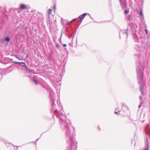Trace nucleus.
<instances>
[{
    "label": "nucleus",
    "instance_id": "58836bf2",
    "mask_svg": "<svg viewBox=\"0 0 150 150\" xmlns=\"http://www.w3.org/2000/svg\"><path fill=\"white\" fill-rule=\"evenodd\" d=\"M18 59H19V60H20V59H19V58H18Z\"/></svg>",
    "mask_w": 150,
    "mask_h": 150
},
{
    "label": "nucleus",
    "instance_id": "2f4dec72",
    "mask_svg": "<svg viewBox=\"0 0 150 150\" xmlns=\"http://www.w3.org/2000/svg\"><path fill=\"white\" fill-rule=\"evenodd\" d=\"M88 15L90 16V18L93 19V18L92 17H91L90 15L89 14H88Z\"/></svg>",
    "mask_w": 150,
    "mask_h": 150
},
{
    "label": "nucleus",
    "instance_id": "f03ea898",
    "mask_svg": "<svg viewBox=\"0 0 150 150\" xmlns=\"http://www.w3.org/2000/svg\"><path fill=\"white\" fill-rule=\"evenodd\" d=\"M137 28V27L136 25L133 23H129L126 30H120L119 37L120 38L121 35H123L124 36H126L127 38L128 34L133 33L134 42L137 43V44H135L134 45V52H136L134 53V55L137 56L139 59L140 58L141 55L140 52L141 45L139 44L140 41L138 38V36L136 34Z\"/></svg>",
    "mask_w": 150,
    "mask_h": 150
},
{
    "label": "nucleus",
    "instance_id": "72a5a7b5",
    "mask_svg": "<svg viewBox=\"0 0 150 150\" xmlns=\"http://www.w3.org/2000/svg\"><path fill=\"white\" fill-rule=\"evenodd\" d=\"M2 69L0 68V71H2Z\"/></svg>",
    "mask_w": 150,
    "mask_h": 150
},
{
    "label": "nucleus",
    "instance_id": "473e14b6",
    "mask_svg": "<svg viewBox=\"0 0 150 150\" xmlns=\"http://www.w3.org/2000/svg\"><path fill=\"white\" fill-rule=\"evenodd\" d=\"M15 147H16V149H18V146H15Z\"/></svg>",
    "mask_w": 150,
    "mask_h": 150
},
{
    "label": "nucleus",
    "instance_id": "412c9836",
    "mask_svg": "<svg viewBox=\"0 0 150 150\" xmlns=\"http://www.w3.org/2000/svg\"><path fill=\"white\" fill-rule=\"evenodd\" d=\"M140 18H141V21H144V16H140Z\"/></svg>",
    "mask_w": 150,
    "mask_h": 150
},
{
    "label": "nucleus",
    "instance_id": "f8f14e48",
    "mask_svg": "<svg viewBox=\"0 0 150 150\" xmlns=\"http://www.w3.org/2000/svg\"><path fill=\"white\" fill-rule=\"evenodd\" d=\"M87 14V13H84L81 15V16H81V19H83Z\"/></svg>",
    "mask_w": 150,
    "mask_h": 150
},
{
    "label": "nucleus",
    "instance_id": "f257e3e1",
    "mask_svg": "<svg viewBox=\"0 0 150 150\" xmlns=\"http://www.w3.org/2000/svg\"><path fill=\"white\" fill-rule=\"evenodd\" d=\"M52 102V108L51 109V111L54 110L55 115L59 119V123L61 128L65 132L66 143L69 146V150H76L77 148V142L76 140L75 130L73 127L70 128L69 123L71 124L70 121L68 120L65 115V112L62 109V107L60 103L59 97L57 100V106L61 109L58 111L57 109L54 110L56 105L54 102V99L52 97H51Z\"/></svg>",
    "mask_w": 150,
    "mask_h": 150
},
{
    "label": "nucleus",
    "instance_id": "20e7f679",
    "mask_svg": "<svg viewBox=\"0 0 150 150\" xmlns=\"http://www.w3.org/2000/svg\"><path fill=\"white\" fill-rule=\"evenodd\" d=\"M128 110V108L126 106H122L121 108L120 112L121 115L124 116H126L127 115V111Z\"/></svg>",
    "mask_w": 150,
    "mask_h": 150
},
{
    "label": "nucleus",
    "instance_id": "0eeeda50",
    "mask_svg": "<svg viewBox=\"0 0 150 150\" xmlns=\"http://www.w3.org/2000/svg\"><path fill=\"white\" fill-rule=\"evenodd\" d=\"M150 150V146H149V142L148 139L145 141V145L144 146V149L143 150Z\"/></svg>",
    "mask_w": 150,
    "mask_h": 150
},
{
    "label": "nucleus",
    "instance_id": "b1692460",
    "mask_svg": "<svg viewBox=\"0 0 150 150\" xmlns=\"http://www.w3.org/2000/svg\"><path fill=\"white\" fill-rule=\"evenodd\" d=\"M76 18H74L73 19V20H72L70 23H72V22H73L74 21H75V20H76Z\"/></svg>",
    "mask_w": 150,
    "mask_h": 150
},
{
    "label": "nucleus",
    "instance_id": "a211bd4d",
    "mask_svg": "<svg viewBox=\"0 0 150 150\" xmlns=\"http://www.w3.org/2000/svg\"><path fill=\"white\" fill-rule=\"evenodd\" d=\"M52 11V10L51 9H48V10H47V13L49 14V15L51 14Z\"/></svg>",
    "mask_w": 150,
    "mask_h": 150
},
{
    "label": "nucleus",
    "instance_id": "c9c22d12",
    "mask_svg": "<svg viewBox=\"0 0 150 150\" xmlns=\"http://www.w3.org/2000/svg\"><path fill=\"white\" fill-rule=\"evenodd\" d=\"M52 116H53V118H54V115H53Z\"/></svg>",
    "mask_w": 150,
    "mask_h": 150
},
{
    "label": "nucleus",
    "instance_id": "a878e982",
    "mask_svg": "<svg viewBox=\"0 0 150 150\" xmlns=\"http://www.w3.org/2000/svg\"><path fill=\"white\" fill-rule=\"evenodd\" d=\"M59 45L58 44H57L56 45V47L58 48L59 47Z\"/></svg>",
    "mask_w": 150,
    "mask_h": 150
},
{
    "label": "nucleus",
    "instance_id": "bb28decb",
    "mask_svg": "<svg viewBox=\"0 0 150 150\" xmlns=\"http://www.w3.org/2000/svg\"><path fill=\"white\" fill-rule=\"evenodd\" d=\"M56 6L55 5H54L53 7V9H56Z\"/></svg>",
    "mask_w": 150,
    "mask_h": 150
},
{
    "label": "nucleus",
    "instance_id": "ddd939ff",
    "mask_svg": "<svg viewBox=\"0 0 150 150\" xmlns=\"http://www.w3.org/2000/svg\"><path fill=\"white\" fill-rule=\"evenodd\" d=\"M24 28V26L23 25H21L18 26L17 28V30H21L22 29H23Z\"/></svg>",
    "mask_w": 150,
    "mask_h": 150
},
{
    "label": "nucleus",
    "instance_id": "39448f33",
    "mask_svg": "<svg viewBox=\"0 0 150 150\" xmlns=\"http://www.w3.org/2000/svg\"><path fill=\"white\" fill-rule=\"evenodd\" d=\"M120 6L123 8H126L127 7V0H119Z\"/></svg>",
    "mask_w": 150,
    "mask_h": 150
},
{
    "label": "nucleus",
    "instance_id": "c85d7f7f",
    "mask_svg": "<svg viewBox=\"0 0 150 150\" xmlns=\"http://www.w3.org/2000/svg\"><path fill=\"white\" fill-rule=\"evenodd\" d=\"M29 57V54H27L26 55V57H25V58H27L28 57Z\"/></svg>",
    "mask_w": 150,
    "mask_h": 150
},
{
    "label": "nucleus",
    "instance_id": "4be33fe9",
    "mask_svg": "<svg viewBox=\"0 0 150 150\" xmlns=\"http://www.w3.org/2000/svg\"><path fill=\"white\" fill-rule=\"evenodd\" d=\"M13 63H14V64H19L21 65V62H13Z\"/></svg>",
    "mask_w": 150,
    "mask_h": 150
},
{
    "label": "nucleus",
    "instance_id": "c756f323",
    "mask_svg": "<svg viewBox=\"0 0 150 150\" xmlns=\"http://www.w3.org/2000/svg\"><path fill=\"white\" fill-rule=\"evenodd\" d=\"M63 45L64 47H65L67 46V45L66 44H64Z\"/></svg>",
    "mask_w": 150,
    "mask_h": 150
},
{
    "label": "nucleus",
    "instance_id": "1a4fd4ad",
    "mask_svg": "<svg viewBox=\"0 0 150 150\" xmlns=\"http://www.w3.org/2000/svg\"><path fill=\"white\" fill-rule=\"evenodd\" d=\"M50 78L51 81L53 83H54L55 81H58L56 79L55 77L53 75L51 76Z\"/></svg>",
    "mask_w": 150,
    "mask_h": 150
},
{
    "label": "nucleus",
    "instance_id": "2eb2a0df",
    "mask_svg": "<svg viewBox=\"0 0 150 150\" xmlns=\"http://www.w3.org/2000/svg\"><path fill=\"white\" fill-rule=\"evenodd\" d=\"M139 15L140 16H144L143 11L142 10H140L139 11Z\"/></svg>",
    "mask_w": 150,
    "mask_h": 150
},
{
    "label": "nucleus",
    "instance_id": "6ab92c4d",
    "mask_svg": "<svg viewBox=\"0 0 150 150\" xmlns=\"http://www.w3.org/2000/svg\"><path fill=\"white\" fill-rule=\"evenodd\" d=\"M131 18H132L130 15H128L127 16V19L129 21H130L131 19Z\"/></svg>",
    "mask_w": 150,
    "mask_h": 150
},
{
    "label": "nucleus",
    "instance_id": "7ed1b4c3",
    "mask_svg": "<svg viewBox=\"0 0 150 150\" xmlns=\"http://www.w3.org/2000/svg\"><path fill=\"white\" fill-rule=\"evenodd\" d=\"M136 69L137 75V79L140 86V90L141 91L142 96H139V98L140 99V104L138 106L139 108L142 106L141 104L143 103L142 96L144 95V86L145 85V82L143 80V72L142 71L143 69L142 67L141 66V64L140 60L139 59L136 62Z\"/></svg>",
    "mask_w": 150,
    "mask_h": 150
},
{
    "label": "nucleus",
    "instance_id": "dca6fc26",
    "mask_svg": "<svg viewBox=\"0 0 150 150\" xmlns=\"http://www.w3.org/2000/svg\"><path fill=\"white\" fill-rule=\"evenodd\" d=\"M68 56H65L64 57V59L62 61L63 63H64L65 62H66L67 61V58H68Z\"/></svg>",
    "mask_w": 150,
    "mask_h": 150
},
{
    "label": "nucleus",
    "instance_id": "aec40b11",
    "mask_svg": "<svg viewBox=\"0 0 150 150\" xmlns=\"http://www.w3.org/2000/svg\"><path fill=\"white\" fill-rule=\"evenodd\" d=\"M129 10H125L124 13L125 14H127L129 13Z\"/></svg>",
    "mask_w": 150,
    "mask_h": 150
},
{
    "label": "nucleus",
    "instance_id": "9d476101",
    "mask_svg": "<svg viewBox=\"0 0 150 150\" xmlns=\"http://www.w3.org/2000/svg\"><path fill=\"white\" fill-rule=\"evenodd\" d=\"M74 37V34H72L70 35H69L68 36V38L69 39H71V41L73 42V40Z\"/></svg>",
    "mask_w": 150,
    "mask_h": 150
},
{
    "label": "nucleus",
    "instance_id": "393cba45",
    "mask_svg": "<svg viewBox=\"0 0 150 150\" xmlns=\"http://www.w3.org/2000/svg\"><path fill=\"white\" fill-rule=\"evenodd\" d=\"M145 31L146 34H147L148 33V31L147 29H145Z\"/></svg>",
    "mask_w": 150,
    "mask_h": 150
},
{
    "label": "nucleus",
    "instance_id": "f3484780",
    "mask_svg": "<svg viewBox=\"0 0 150 150\" xmlns=\"http://www.w3.org/2000/svg\"><path fill=\"white\" fill-rule=\"evenodd\" d=\"M35 83L36 84V85H38V84H40V83L39 82V81L36 80H34V81Z\"/></svg>",
    "mask_w": 150,
    "mask_h": 150
},
{
    "label": "nucleus",
    "instance_id": "e433bc0d",
    "mask_svg": "<svg viewBox=\"0 0 150 150\" xmlns=\"http://www.w3.org/2000/svg\"><path fill=\"white\" fill-rule=\"evenodd\" d=\"M16 58H18V57H16Z\"/></svg>",
    "mask_w": 150,
    "mask_h": 150
},
{
    "label": "nucleus",
    "instance_id": "5701e85b",
    "mask_svg": "<svg viewBox=\"0 0 150 150\" xmlns=\"http://www.w3.org/2000/svg\"><path fill=\"white\" fill-rule=\"evenodd\" d=\"M78 18H79V19H80L79 22H80V23H81L82 22V20L83 19H81V16H79L78 17Z\"/></svg>",
    "mask_w": 150,
    "mask_h": 150
},
{
    "label": "nucleus",
    "instance_id": "423d86ee",
    "mask_svg": "<svg viewBox=\"0 0 150 150\" xmlns=\"http://www.w3.org/2000/svg\"><path fill=\"white\" fill-rule=\"evenodd\" d=\"M21 66L24 67V69L25 70L26 72L30 74L31 71V70L29 69L28 67L26 65L25 62H22L20 65Z\"/></svg>",
    "mask_w": 150,
    "mask_h": 150
},
{
    "label": "nucleus",
    "instance_id": "4468645a",
    "mask_svg": "<svg viewBox=\"0 0 150 150\" xmlns=\"http://www.w3.org/2000/svg\"><path fill=\"white\" fill-rule=\"evenodd\" d=\"M119 112H120V109L119 108H117L115 109V114H117Z\"/></svg>",
    "mask_w": 150,
    "mask_h": 150
},
{
    "label": "nucleus",
    "instance_id": "6e6552de",
    "mask_svg": "<svg viewBox=\"0 0 150 150\" xmlns=\"http://www.w3.org/2000/svg\"><path fill=\"white\" fill-rule=\"evenodd\" d=\"M11 40V38L10 37H7L4 38H3L1 39L2 42H4V41L8 42Z\"/></svg>",
    "mask_w": 150,
    "mask_h": 150
},
{
    "label": "nucleus",
    "instance_id": "f704fd0d",
    "mask_svg": "<svg viewBox=\"0 0 150 150\" xmlns=\"http://www.w3.org/2000/svg\"><path fill=\"white\" fill-rule=\"evenodd\" d=\"M57 96L58 97H59V95H57Z\"/></svg>",
    "mask_w": 150,
    "mask_h": 150
},
{
    "label": "nucleus",
    "instance_id": "cd10ccee",
    "mask_svg": "<svg viewBox=\"0 0 150 150\" xmlns=\"http://www.w3.org/2000/svg\"><path fill=\"white\" fill-rule=\"evenodd\" d=\"M141 1H142V4L143 5V4H144V0H141Z\"/></svg>",
    "mask_w": 150,
    "mask_h": 150
},
{
    "label": "nucleus",
    "instance_id": "9b49d317",
    "mask_svg": "<svg viewBox=\"0 0 150 150\" xmlns=\"http://www.w3.org/2000/svg\"><path fill=\"white\" fill-rule=\"evenodd\" d=\"M20 8L21 10H24L27 8L26 6L24 4H21L20 6Z\"/></svg>",
    "mask_w": 150,
    "mask_h": 150
},
{
    "label": "nucleus",
    "instance_id": "4c0bfd02",
    "mask_svg": "<svg viewBox=\"0 0 150 150\" xmlns=\"http://www.w3.org/2000/svg\"><path fill=\"white\" fill-rule=\"evenodd\" d=\"M18 59H19V60H20V59H19V58H18Z\"/></svg>",
    "mask_w": 150,
    "mask_h": 150
},
{
    "label": "nucleus",
    "instance_id": "7c9ffc66",
    "mask_svg": "<svg viewBox=\"0 0 150 150\" xmlns=\"http://www.w3.org/2000/svg\"><path fill=\"white\" fill-rule=\"evenodd\" d=\"M38 139H37L36 140V141L35 142H34L35 143V144H36V142H37V141H38Z\"/></svg>",
    "mask_w": 150,
    "mask_h": 150
}]
</instances>
